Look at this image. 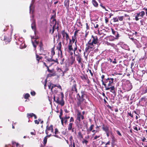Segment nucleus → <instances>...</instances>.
<instances>
[{
  "mask_svg": "<svg viewBox=\"0 0 147 147\" xmlns=\"http://www.w3.org/2000/svg\"><path fill=\"white\" fill-rule=\"evenodd\" d=\"M114 79L111 78H108L105 79L104 81H102V84L103 85L105 88L106 87H109L113 86V84Z\"/></svg>",
  "mask_w": 147,
  "mask_h": 147,
  "instance_id": "nucleus-1",
  "label": "nucleus"
},
{
  "mask_svg": "<svg viewBox=\"0 0 147 147\" xmlns=\"http://www.w3.org/2000/svg\"><path fill=\"white\" fill-rule=\"evenodd\" d=\"M95 45L91 42V40H89L88 43L86 44V47L85 49V51L84 53V55L85 57L86 58L85 54L86 53H87L88 54L94 48Z\"/></svg>",
  "mask_w": 147,
  "mask_h": 147,
  "instance_id": "nucleus-2",
  "label": "nucleus"
},
{
  "mask_svg": "<svg viewBox=\"0 0 147 147\" xmlns=\"http://www.w3.org/2000/svg\"><path fill=\"white\" fill-rule=\"evenodd\" d=\"M123 88L126 91H128L132 88L131 83L129 81H127L124 83Z\"/></svg>",
  "mask_w": 147,
  "mask_h": 147,
  "instance_id": "nucleus-3",
  "label": "nucleus"
},
{
  "mask_svg": "<svg viewBox=\"0 0 147 147\" xmlns=\"http://www.w3.org/2000/svg\"><path fill=\"white\" fill-rule=\"evenodd\" d=\"M61 100H59V97H56V102L60 105L61 106H63L64 104V102L63 100L64 94L62 92H61Z\"/></svg>",
  "mask_w": 147,
  "mask_h": 147,
  "instance_id": "nucleus-4",
  "label": "nucleus"
},
{
  "mask_svg": "<svg viewBox=\"0 0 147 147\" xmlns=\"http://www.w3.org/2000/svg\"><path fill=\"white\" fill-rule=\"evenodd\" d=\"M53 57H51V58H49L47 56H45V61L47 62V63L48 64L50 62H55L57 63V64L59 63L58 61V59H56L55 60L52 59Z\"/></svg>",
  "mask_w": 147,
  "mask_h": 147,
  "instance_id": "nucleus-5",
  "label": "nucleus"
},
{
  "mask_svg": "<svg viewBox=\"0 0 147 147\" xmlns=\"http://www.w3.org/2000/svg\"><path fill=\"white\" fill-rule=\"evenodd\" d=\"M55 16V15H53L51 17V19H53V21L51 22H53V24H54L52 27V34H53L55 30L56 29V25L57 24V21L56 19H54Z\"/></svg>",
  "mask_w": 147,
  "mask_h": 147,
  "instance_id": "nucleus-6",
  "label": "nucleus"
},
{
  "mask_svg": "<svg viewBox=\"0 0 147 147\" xmlns=\"http://www.w3.org/2000/svg\"><path fill=\"white\" fill-rule=\"evenodd\" d=\"M89 40H91V42L94 45L97 44L98 41V39L96 36H92V38Z\"/></svg>",
  "mask_w": 147,
  "mask_h": 147,
  "instance_id": "nucleus-7",
  "label": "nucleus"
},
{
  "mask_svg": "<svg viewBox=\"0 0 147 147\" xmlns=\"http://www.w3.org/2000/svg\"><path fill=\"white\" fill-rule=\"evenodd\" d=\"M81 118L82 120L84 119V117L83 115H81V112L78 111L76 115V119L77 120L80 122L81 121Z\"/></svg>",
  "mask_w": 147,
  "mask_h": 147,
  "instance_id": "nucleus-8",
  "label": "nucleus"
},
{
  "mask_svg": "<svg viewBox=\"0 0 147 147\" xmlns=\"http://www.w3.org/2000/svg\"><path fill=\"white\" fill-rule=\"evenodd\" d=\"M119 45L122 48L127 50H130L129 46L127 45L124 43L123 42H120L119 43Z\"/></svg>",
  "mask_w": 147,
  "mask_h": 147,
  "instance_id": "nucleus-9",
  "label": "nucleus"
},
{
  "mask_svg": "<svg viewBox=\"0 0 147 147\" xmlns=\"http://www.w3.org/2000/svg\"><path fill=\"white\" fill-rule=\"evenodd\" d=\"M50 131L52 133H53V125H51L49 127L48 125L47 126L45 132L47 135L49 133L48 131Z\"/></svg>",
  "mask_w": 147,
  "mask_h": 147,
  "instance_id": "nucleus-10",
  "label": "nucleus"
},
{
  "mask_svg": "<svg viewBox=\"0 0 147 147\" xmlns=\"http://www.w3.org/2000/svg\"><path fill=\"white\" fill-rule=\"evenodd\" d=\"M14 36V38L16 40H18V41H16V42L17 45H21L22 44L21 43L23 42V39L22 38H20L17 36H16V35H15Z\"/></svg>",
  "mask_w": 147,
  "mask_h": 147,
  "instance_id": "nucleus-11",
  "label": "nucleus"
},
{
  "mask_svg": "<svg viewBox=\"0 0 147 147\" xmlns=\"http://www.w3.org/2000/svg\"><path fill=\"white\" fill-rule=\"evenodd\" d=\"M111 30L112 34L115 36V39H117L119 36V35L118 32L115 31L113 28H111Z\"/></svg>",
  "mask_w": 147,
  "mask_h": 147,
  "instance_id": "nucleus-12",
  "label": "nucleus"
},
{
  "mask_svg": "<svg viewBox=\"0 0 147 147\" xmlns=\"http://www.w3.org/2000/svg\"><path fill=\"white\" fill-rule=\"evenodd\" d=\"M110 89V91L113 94H115V87L114 86H110L109 87H106L105 90H109Z\"/></svg>",
  "mask_w": 147,
  "mask_h": 147,
  "instance_id": "nucleus-13",
  "label": "nucleus"
},
{
  "mask_svg": "<svg viewBox=\"0 0 147 147\" xmlns=\"http://www.w3.org/2000/svg\"><path fill=\"white\" fill-rule=\"evenodd\" d=\"M31 18V20L32 22L31 28L32 30H35L36 29V26L35 20L33 19L34 16L32 15Z\"/></svg>",
  "mask_w": 147,
  "mask_h": 147,
  "instance_id": "nucleus-14",
  "label": "nucleus"
},
{
  "mask_svg": "<svg viewBox=\"0 0 147 147\" xmlns=\"http://www.w3.org/2000/svg\"><path fill=\"white\" fill-rule=\"evenodd\" d=\"M31 37L32 39V44L33 47L35 48V50L37 45L38 44V42L36 40H34V41L33 40V39H34V37H33L32 36H31Z\"/></svg>",
  "mask_w": 147,
  "mask_h": 147,
  "instance_id": "nucleus-15",
  "label": "nucleus"
},
{
  "mask_svg": "<svg viewBox=\"0 0 147 147\" xmlns=\"http://www.w3.org/2000/svg\"><path fill=\"white\" fill-rule=\"evenodd\" d=\"M73 83V84L72 86V90L73 91H75L76 93L78 92L76 88V84L75 80H74L72 81Z\"/></svg>",
  "mask_w": 147,
  "mask_h": 147,
  "instance_id": "nucleus-16",
  "label": "nucleus"
},
{
  "mask_svg": "<svg viewBox=\"0 0 147 147\" xmlns=\"http://www.w3.org/2000/svg\"><path fill=\"white\" fill-rule=\"evenodd\" d=\"M102 130L106 132L109 131V127L107 125H103L102 126Z\"/></svg>",
  "mask_w": 147,
  "mask_h": 147,
  "instance_id": "nucleus-17",
  "label": "nucleus"
},
{
  "mask_svg": "<svg viewBox=\"0 0 147 147\" xmlns=\"http://www.w3.org/2000/svg\"><path fill=\"white\" fill-rule=\"evenodd\" d=\"M35 0H32L31 2V3L30 5V13L31 12V11H32V12L33 11V4L35 2Z\"/></svg>",
  "mask_w": 147,
  "mask_h": 147,
  "instance_id": "nucleus-18",
  "label": "nucleus"
},
{
  "mask_svg": "<svg viewBox=\"0 0 147 147\" xmlns=\"http://www.w3.org/2000/svg\"><path fill=\"white\" fill-rule=\"evenodd\" d=\"M64 5L68 9L69 6V0H65L64 2Z\"/></svg>",
  "mask_w": 147,
  "mask_h": 147,
  "instance_id": "nucleus-19",
  "label": "nucleus"
},
{
  "mask_svg": "<svg viewBox=\"0 0 147 147\" xmlns=\"http://www.w3.org/2000/svg\"><path fill=\"white\" fill-rule=\"evenodd\" d=\"M92 3L94 7H97L98 6V4L95 0H92Z\"/></svg>",
  "mask_w": 147,
  "mask_h": 147,
  "instance_id": "nucleus-20",
  "label": "nucleus"
},
{
  "mask_svg": "<svg viewBox=\"0 0 147 147\" xmlns=\"http://www.w3.org/2000/svg\"><path fill=\"white\" fill-rule=\"evenodd\" d=\"M68 52L70 51H73V49L72 47V45H68Z\"/></svg>",
  "mask_w": 147,
  "mask_h": 147,
  "instance_id": "nucleus-21",
  "label": "nucleus"
},
{
  "mask_svg": "<svg viewBox=\"0 0 147 147\" xmlns=\"http://www.w3.org/2000/svg\"><path fill=\"white\" fill-rule=\"evenodd\" d=\"M94 126V125H91L89 128L87 130V131L89 132L91 131H92Z\"/></svg>",
  "mask_w": 147,
  "mask_h": 147,
  "instance_id": "nucleus-22",
  "label": "nucleus"
},
{
  "mask_svg": "<svg viewBox=\"0 0 147 147\" xmlns=\"http://www.w3.org/2000/svg\"><path fill=\"white\" fill-rule=\"evenodd\" d=\"M69 140L70 141V144L69 146H71L72 144H73V142H74V140H73V137L72 136H71L69 137Z\"/></svg>",
  "mask_w": 147,
  "mask_h": 147,
  "instance_id": "nucleus-23",
  "label": "nucleus"
},
{
  "mask_svg": "<svg viewBox=\"0 0 147 147\" xmlns=\"http://www.w3.org/2000/svg\"><path fill=\"white\" fill-rule=\"evenodd\" d=\"M81 78L83 80H87L88 79V76L87 75H83V76H81Z\"/></svg>",
  "mask_w": 147,
  "mask_h": 147,
  "instance_id": "nucleus-24",
  "label": "nucleus"
},
{
  "mask_svg": "<svg viewBox=\"0 0 147 147\" xmlns=\"http://www.w3.org/2000/svg\"><path fill=\"white\" fill-rule=\"evenodd\" d=\"M76 59L78 61V63L79 64H80L81 65H83L82 63V58L81 57L80 58L77 59Z\"/></svg>",
  "mask_w": 147,
  "mask_h": 147,
  "instance_id": "nucleus-25",
  "label": "nucleus"
},
{
  "mask_svg": "<svg viewBox=\"0 0 147 147\" xmlns=\"http://www.w3.org/2000/svg\"><path fill=\"white\" fill-rule=\"evenodd\" d=\"M55 54V52L54 51V48H52L51 49V57H53V55Z\"/></svg>",
  "mask_w": 147,
  "mask_h": 147,
  "instance_id": "nucleus-26",
  "label": "nucleus"
},
{
  "mask_svg": "<svg viewBox=\"0 0 147 147\" xmlns=\"http://www.w3.org/2000/svg\"><path fill=\"white\" fill-rule=\"evenodd\" d=\"M67 34V33L65 32L64 30H63L61 32V34L63 38L65 36V35H66V34Z\"/></svg>",
  "mask_w": 147,
  "mask_h": 147,
  "instance_id": "nucleus-27",
  "label": "nucleus"
},
{
  "mask_svg": "<svg viewBox=\"0 0 147 147\" xmlns=\"http://www.w3.org/2000/svg\"><path fill=\"white\" fill-rule=\"evenodd\" d=\"M78 101L77 102V105L78 106H79L80 105L81 102H82L83 101H82V100L80 99H78Z\"/></svg>",
  "mask_w": 147,
  "mask_h": 147,
  "instance_id": "nucleus-28",
  "label": "nucleus"
},
{
  "mask_svg": "<svg viewBox=\"0 0 147 147\" xmlns=\"http://www.w3.org/2000/svg\"><path fill=\"white\" fill-rule=\"evenodd\" d=\"M54 133L55 134V135H54V136L58 138V136L56 135V134H58L59 133L58 130L57 128L55 129Z\"/></svg>",
  "mask_w": 147,
  "mask_h": 147,
  "instance_id": "nucleus-29",
  "label": "nucleus"
},
{
  "mask_svg": "<svg viewBox=\"0 0 147 147\" xmlns=\"http://www.w3.org/2000/svg\"><path fill=\"white\" fill-rule=\"evenodd\" d=\"M73 123H69V125L68 126V130H70L72 128V125Z\"/></svg>",
  "mask_w": 147,
  "mask_h": 147,
  "instance_id": "nucleus-30",
  "label": "nucleus"
},
{
  "mask_svg": "<svg viewBox=\"0 0 147 147\" xmlns=\"http://www.w3.org/2000/svg\"><path fill=\"white\" fill-rule=\"evenodd\" d=\"M85 95H82L81 96H79L78 99H81L83 101H84L85 100L84 98Z\"/></svg>",
  "mask_w": 147,
  "mask_h": 147,
  "instance_id": "nucleus-31",
  "label": "nucleus"
},
{
  "mask_svg": "<svg viewBox=\"0 0 147 147\" xmlns=\"http://www.w3.org/2000/svg\"><path fill=\"white\" fill-rule=\"evenodd\" d=\"M34 114L33 113H28L27 114V117L29 118V117H32L34 115Z\"/></svg>",
  "mask_w": 147,
  "mask_h": 147,
  "instance_id": "nucleus-32",
  "label": "nucleus"
},
{
  "mask_svg": "<svg viewBox=\"0 0 147 147\" xmlns=\"http://www.w3.org/2000/svg\"><path fill=\"white\" fill-rule=\"evenodd\" d=\"M146 93H147V87H145V88L142 91V94H144Z\"/></svg>",
  "mask_w": 147,
  "mask_h": 147,
  "instance_id": "nucleus-33",
  "label": "nucleus"
},
{
  "mask_svg": "<svg viewBox=\"0 0 147 147\" xmlns=\"http://www.w3.org/2000/svg\"><path fill=\"white\" fill-rule=\"evenodd\" d=\"M145 12L143 11H142L140 12L139 13L140 16L141 17H142L145 15Z\"/></svg>",
  "mask_w": 147,
  "mask_h": 147,
  "instance_id": "nucleus-34",
  "label": "nucleus"
},
{
  "mask_svg": "<svg viewBox=\"0 0 147 147\" xmlns=\"http://www.w3.org/2000/svg\"><path fill=\"white\" fill-rule=\"evenodd\" d=\"M57 86L55 85H54L53 84H51V92H53V89L55 87H56Z\"/></svg>",
  "mask_w": 147,
  "mask_h": 147,
  "instance_id": "nucleus-35",
  "label": "nucleus"
},
{
  "mask_svg": "<svg viewBox=\"0 0 147 147\" xmlns=\"http://www.w3.org/2000/svg\"><path fill=\"white\" fill-rule=\"evenodd\" d=\"M58 45H59V46L57 47V49H58V50H59V51H61V42H60L59 43Z\"/></svg>",
  "mask_w": 147,
  "mask_h": 147,
  "instance_id": "nucleus-36",
  "label": "nucleus"
},
{
  "mask_svg": "<svg viewBox=\"0 0 147 147\" xmlns=\"http://www.w3.org/2000/svg\"><path fill=\"white\" fill-rule=\"evenodd\" d=\"M30 96V95L28 93H26L24 95V98L25 99H28V98Z\"/></svg>",
  "mask_w": 147,
  "mask_h": 147,
  "instance_id": "nucleus-37",
  "label": "nucleus"
},
{
  "mask_svg": "<svg viewBox=\"0 0 147 147\" xmlns=\"http://www.w3.org/2000/svg\"><path fill=\"white\" fill-rule=\"evenodd\" d=\"M40 50L41 53L39 54L40 55L42 54V53L44 51V49L43 47H40Z\"/></svg>",
  "mask_w": 147,
  "mask_h": 147,
  "instance_id": "nucleus-38",
  "label": "nucleus"
},
{
  "mask_svg": "<svg viewBox=\"0 0 147 147\" xmlns=\"http://www.w3.org/2000/svg\"><path fill=\"white\" fill-rule=\"evenodd\" d=\"M88 142V141L85 139H84L82 141V143L83 144L85 143V144L86 145H87V143Z\"/></svg>",
  "mask_w": 147,
  "mask_h": 147,
  "instance_id": "nucleus-39",
  "label": "nucleus"
},
{
  "mask_svg": "<svg viewBox=\"0 0 147 147\" xmlns=\"http://www.w3.org/2000/svg\"><path fill=\"white\" fill-rule=\"evenodd\" d=\"M77 37H74V36H72V43H73L75 41V40L76 39Z\"/></svg>",
  "mask_w": 147,
  "mask_h": 147,
  "instance_id": "nucleus-40",
  "label": "nucleus"
},
{
  "mask_svg": "<svg viewBox=\"0 0 147 147\" xmlns=\"http://www.w3.org/2000/svg\"><path fill=\"white\" fill-rule=\"evenodd\" d=\"M78 30H76L74 32V36H74V37H77V33H78Z\"/></svg>",
  "mask_w": 147,
  "mask_h": 147,
  "instance_id": "nucleus-41",
  "label": "nucleus"
},
{
  "mask_svg": "<svg viewBox=\"0 0 147 147\" xmlns=\"http://www.w3.org/2000/svg\"><path fill=\"white\" fill-rule=\"evenodd\" d=\"M123 16L118 17V20L120 21H122L123 20Z\"/></svg>",
  "mask_w": 147,
  "mask_h": 147,
  "instance_id": "nucleus-42",
  "label": "nucleus"
},
{
  "mask_svg": "<svg viewBox=\"0 0 147 147\" xmlns=\"http://www.w3.org/2000/svg\"><path fill=\"white\" fill-rule=\"evenodd\" d=\"M47 138H46V137H45L44 138L43 140V143L44 144H45L47 142Z\"/></svg>",
  "mask_w": 147,
  "mask_h": 147,
  "instance_id": "nucleus-43",
  "label": "nucleus"
},
{
  "mask_svg": "<svg viewBox=\"0 0 147 147\" xmlns=\"http://www.w3.org/2000/svg\"><path fill=\"white\" fill-rule=\"evenodd\" d=\"M75 56L76 57V59L80 58L81 57V54L78 55H75Z\"/></svg>",
  "mask_w": 147,
  "mask_h": 147,
  "instance_id": "nucleus-44",
  "label": "nucleus"
},
{
  "mask_svg": "<svg viewBox=\"0 0 147 147\" xmlns=\"http://www.w3.org/2000/svg\"><path fill=\"white\" fill-rule=\"evenodd\" d=\"M113 22H118L119 21L118 18H113Z\"/></svg>",
  "mask_w": 147,
  "mask_h": 147,
  "instance_id": "nucleus-45",
  "label": "nucleus"
},
{
  "mask_svg": "<svg viewBox=\"0 0 147 147\" xmlns=\"http://www.w3.org/2000/svg\"><path fill=\"white\" fill-rule=\"evenodd\" d=\"M128 114L129 116L131 117L132 118L133 117V114H132L131 113V112H128Z\"/></svg>",
  "mask_w": 147,
  "mask_h": 147,
  "instance_id": "nucleus-46",
  "label": "nucleus"
},
{
  "mask_svg": "<svg viewBox=\"0 0 147 147\" xmlns=\"http://www.w3.org/2000/svg\"><path fill=\"white\" fill-rule=\"evenodd\" d=\"M71 130L72 132H74L75 134H76V129L74 128H72Z\"/></svg>",
  "mask_w": 147,
  "mask_h": 147,
  "instance_id": "nucleus-47",
  "label": "nucleus"
},
{
  "mask_svg": "<svg viewBox=\"0 0 147 147\" xmlns=\"http://www.w3.org/2000/svg\"><path fill=\"white\" fill-rule=\"evenodd\" d=\"M74 55H78L81 54L78 52V51H76L75 52H74Z\"/></svg>",
  "mask_w": 147,
  "mask_h": 147,
  "instance_id": "nucleus-48",
  "label": "nucleus"
},
{
  "mask_svg": "<svg viewBox=\"0 0 147 147\" xmlns=\"http://www.w3.org/2000/svg\"><path fill=\"white\" fill-rule=\"evenodd\" d=\"M77 46L76 45V46H75V47L74 48V49H73V51H74V52H75L76 51H77Z\"/></svg>",
  "mask_w": 147,
  "mask_h": 147,
  "instance_id": "nucleus-49",
  "label": "nucleus"
},
{
  "mask_svg": "<svg viewBox=\"0 0 147 147\" xmlns=\"http://www.w3.org/2000/svg\"><path fill=\"white\" fill-rule=\"evenodd\" d=\"M133 41L136 45L138 43V44L139 42L136 39H135Z\"/></svg>",
  "mask_w": 147,
  "mask_h": 147,
  "instance_id": "nucleus-50",
  "label": "nucleus"
},
{
  "mask_svg": "<svg viewBox=\"0 0 147 147\" xmlns=\"http://www.w3.org/2000/svg\"><path fill=\"white\" fill-rule=\"evenodd\" d=\"M39 56L37 54L36 55V60L38 61L39 60Z\"/></svg>",
  "mask_w": 147,
  "mask_h": 147,
  "instance_id": "nucleus-51",
  "label": "nucleus"
},
{
  "mask_svg": "<svg viewBox=\"0 0 147 147\" xmlns=\"http://www.w3.org/2000/svg\"><path fill=\"white\" fill-rule=\"evenodd\" d=\"M105 23L106 24H107V23L108 22L109 20H108V18L107 17H105Z\"/></svg>",
  "mask_w": 147,
  "mask_h": 147,
  "instance_id": "nucleus-52",
  "label": "nucleus"
},
{
  "mask_svg": "<svg viewBox=\"0 0 147 147\" xmlns=\"http://www.w3.org/2000/svg\"><path fill=\"white\" fill-rule=\"evenodd\" d=\"M65 37L66 38V40L67 41L68 39L69 38V36L68 34H66V35H65Z\"/></svg>",
  "mask_w": 147,
  "mask_h": 147,
  "instance_id": "nucleus-53",
  "label": "nucleus"
},
{
  "mask_svg": "<svg viewBox=\"0 0 147 147\" xmlns=\"http://www.w3.org/2000/svg\"><path fill=\"white\" fill-rule=\"evenodd\" d=\"M69 44L68 45H72V40L69 39Z\"/></svg>",
  "mask_w": 147,
  "mask_h": 147,
  "instance_id": "nucleus-54",
  "label": "nucleus"
},
{
  "mask_svg": "<svg viewBox=\"0 0 147 147\" xmlns=\"http://www.w3.org/2000/svg\"><path fill=\"white\" fill-rule=\"evenodd\" d=\"M4 41H8V42H9V40H7V37L6 36H4Z\"/></svg>",
  "mask_w": 147,
  "mask_h": 147,
  "instance_id": "nucleus-55",
  "label": "nucleus"
},
{
  "mask_svg": "<svg viewBox=\"0 0 147 147\" xmlns=\"http://www.w3.org/2000/svg\"><path fill=\"white\" fill-rule=\"evenodd\" d=\"M136 45L137 47L138 48H140L141 47V46H140V43L139 42H138V43Z\"/></svg>",
  "mask_w": 147,
  "mask_h": 147,
  "instance_id": "nucleus-56",
  "label": "nucleus"
},
{
  "mask_svg": "<svg viewBox=\"0 0 147 147\" xmlns=\"http://www.w3.org/2000/svg\"><path fill=\"white\" fill-rule=\"evenodd\" d=\"M116 132H117V134L118 135H119V136H121V134L119 131L118 130H117V131H116Z\"/></svg>",
  "mask_w": 147,
  "mask_h": 147,
  "instance_id": "nucleus-57",
  "label": "nucleus"
},
{
  "mask_svg": "<svg viewBox=\"0 0 147 147\" xmlns=\"http://www.w3.org/2000/svg\"><path fill=\"white\" fill-rule=\"evenodd\" d=\"M31 94L32 95V96H34L35 95V92L34 91H32V92H31Z\"/></svg>",
  "mask_w": 147,
  "mask_h": 147,
  "instance_id": "nucleus-58",
  "label": "nucleus"
},
{
  "mask_svg": "<svg viewBox=\"0 0 147 147\" xmlns=\"http://www.w3.org/2000/svg\"><path fill=\"white\" fill-rule=\"evenodd\" d=\"M133 129L136 131V132L138 131V128L136 127H133Z\"/></svg>",
  "mask_w": 147,
  "mask_h": 147,
  "instance_id": "nucleus-59",
  "label": "nucleus"
},
{
  "mask_svg": "<svg viewBox=\"0 0 147 147\" xmlns=\"http://www.w3.org/2000/svg\"><path fill=\"white\" fill-rule=\"evenodd\" d=\"M101 78H102V80H101V82H102V80L103 81H104V79H105V76L102 75V76H101Z\"/></svg>",
  "mask_w": 147,
  "mask_h": 147,
  "instance_id": "nucleus-60",
  "label": "nucleus"
},
{
  "mask_svg": "<svg viewBox=\"0 0 147 147\" xmlns=\"http://www.w3.org/2000/svg\"><path fill=\"white\" fill-rule=\"evenodd\" d=\"M74 121V119L73 117H71L70 120L69 121L70 122H73Z\"/></svg>",
  "mask_w": 147,
  "mask_h": 147,
  "instance_id": "nucleus-61",
  "label": "nucleus"
},
{
  "mask_svg": "<svg viewBox=\"0 0 147 147\" xmlns=\"http://www.w3.org/2000/svg\"><path fill=\"white\" fill-rule=\"evenodd\" d=\"M98 131H99V130H93L92 131V132H94V133H95L98 132Z\"/></svg>",
  "mask_w": 147,
  "mask_h": 147,
  "instance_id": "nucleus-62",
  "label": "nucleus"
},
{
  "mask_svg": "<svg viewBox=\"0 0 147 147\" xmlns=\"http://www.w3.org/2000/svg\"><path fill=\"white\" fill-rule=\"evenodd\" d=\"M81 93L82 95H85V93L84 91L83 90H82L81 91Z\"/></svg>",
  "mask_w": 147,
  "mask_h": 147,
  "instance_id": "nucleus-63",
  "label": "nucleus"
},
{
  "mask_svg": "<svg viewBox=\"0 0 147 147\" xmlns=\"http://www.w3.org/2000/svg\"><path fill=\"white\" fill-rule=\"evenodd\" d=\"M100 137V136H96L94 138V140H96L98 138H99Z\"/></svg>",
  "mask_w": 147,
  "mask_h": 147,
  "instance_id": "nucleus-64",
  "label": "nucleus"
}]
</instances>
